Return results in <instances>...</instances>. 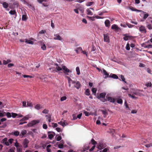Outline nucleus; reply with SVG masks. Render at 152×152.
Wrapping results in <instances>:
<instances>
[{"mask_svg":"<svg viewBox=\"0 0 152 152\" xmlns=\"http://www.w3.org/2000/svg\"><path fill=\"white\" fill-rule=\"evenodd\" d=\"M117 102L118 104H122L123 103V100L121 99H117Z\"/></svg>","mask_w":152,"mask_h":152,"instance_id":"33","label":"nucleus"},{"mask_svg":"<svg viewBox=\"0 0 152 152\" xmlns=\"http://www.w3.org/2000/svg\"><path fill=\"white\" fill-rule=\"evenodd\" d=\"M110 22L109 20H106L104 22V23L105 26L107 27H109L110 26Z\"/></svg>","mask_w":152,"mask_h":152,"instance_id":"12","label":"nucleus"},{"mask_svg":"<svg viewBox=\"0 0 152 152\" xmlns=\"http://www.w3.org/2000/svg\"><path fill=\"white\" fill-rule=\"evenodd\" d=\"M4 115H6V116L8 118H10L11 117V114L9 112L6 113L5 112H4Z\"/></svg>","mask_w":152,"mask_h":152,"instance_id":"23","label":"nucleus"},{"mask_svg":"<svg viewBox=\"0 0 152 152\" xmlns=\"http://www.w3.org/2000/svg\"><path fill=\"white\" fill-rule=\"evenodd\" d=\"M14 140L12 138H11L8 140V142L9 143L11 144H12L13 141Z\"/></svg>","mask_w":152,"mask_h":152,"instance_id":"63","label":"nucleus"},{"mask_svg":"<svg viewBox=\"0 0 152 152\" xmlns=\"http://www.w3.org/2000/svg\"><path fill=\"white\" fill-rule=\"evenodd\" d=\"M23 76L24 78L29 77L30 78H32V77H33L32 76H30V75H23Z\"/></svg>","mask_w":152,"mask_h":152,"instance_id":"46","label":"nucleus"},{"mask_svg":"<svg viewBox=\"0 0 152 152\" xmlns=\"http://www.w3.org/2000/svg\"><path fill=\"white\" fill-rule=\"evenodd\" d=\"M54 36L56 37L55 38H61L59 34H54Z\"/></svg>","mask_w":152,"mask_h":152,"instance_id":"51","label":"nucleus"},{"mask_svg":"<svg viewBox=\"0 0 152 152\" xmlns=\"http://www.w3.org/2000/svg\"><path fill=\"white\" fill-rule=\"evenodd\" d=\"M43 128L45 129H47L48 128L47 125L46 124H43Z\"/></svg>","mask_w":152,"mask_h":152,"instance_id":"60","label":"nucleus"},{"mask_svg":"<svg viewBox=\"0 0 152 152\" xmlns=\"http://www.w3.org/2000/svg\"><path fill=\"white\" fill-rule=\"evenodd\" d=\"M51 132H48V137L51 140L52 139L54 135L52 134H50V133H51Z\"/></svg>","mask_w":152,"mask_h":152,"instance_id":"19","label":"nucleus"},{"mask_svg":"<svg viewBox=\"0 0 152 152\" xmlns=\"http://www.w3.org/2000/svg\"><path fill=\"white\" fill-rule=\"evenodd\" d=\"M73 117V120H75L77 118V116H76V115L75 114H73L72 115Z\"/></svg>","mask_w":152,"mask_h":152,"instance_id":"58","label":"nucleus"},{"mask_svg":"<svg viewBox=\"0 0 152 152\" xmlns=\"http://www.w3.org/2000/svg\"><path fill=\"white\" fill-rule=\"evenodd\" d=\"M46 33V31L45 30H42L39 32V34H42Z\"/></svg>","mask_w":152,"mask_h":152,"instance_id":"45","label":"nucleus"},{"mask_svg":"<svg viewBox=\"0 0 152 152\" xmlns=\"http://www.w3.org/2000/svg\"><path fill=\"white\" fill-rule=\"evenodd\" d=\"M49 112V110L46 109H45L42 111V113L44 114H48Z\"/></svg>","mask_w":152,"mask_h":152,"instance_id":"28","label":"nucleus"},{"mask_svg":"<svg viewBox=\"0 0 152 152\" xmlns=\"http://www.w3.org/2000/svg\"><path fill=\"white\" fill-rule=\"evenodd\" d=\"M22 20L23 21H25L27 19V17L26 15H23L22 18Z\"/></svg>","mask_w":152,"mask_h":152,"instance_id":"37","label":"nucleus"},{"mask_svg":"<svg viewBox=\"0 0 152 152\" xmlns=\"http://www.w3.org/2000/svg\"><path fill=\"white\" fill-rule=\"evenodd\" d=\"M107 11H103L102 12H99V15L102 16L103 15L104 13L107 12Z\"/></svg>","mask_w":152,"mask_h":152,"instance_id":"31","label":"nucleus"},{"mask_svg":"<svg viewBox=\"0 0 152 152\" xmlns=\"http://www.w3.org/2000/svg\"><path fill=\"white\" fill-rule=\"evenodd\" d=\"M152 85V84L151 82L148 83L146 84V86L147 87H151Z\"/></svg>","mask_w":152,"mask_h":152,"instance_id":"55","label":"nucleus"},{"mask_svg":"<svg viewBox=\"0 0 152 152\" xmlns=\"http://www.w3.org/2000/svg\"><path fill=\"white\" fill-rule=\"evenodd\" d=\"M52 124L53 125L52 126L53 128H55L58 126V124L57 123H52Z\"/></svg>","mask_w":152,"mask_h":152,"instance_id":"48","label":"nucleus"},{"mask_svg":"<svg viewBox=\"0 0 152 152\" xmlns=\"http://www.w3.org/2000/svg\"><path fill=\"white\" fill-rule=\"evenodd\" d=\"M29 142L27 139H26L24 140L23 142V145L24 148L27 147L29 143Z\"/></svg>","mask_w":152,"mask_h":152,"instance_id":"8","label":"nucleus"},{"mask_svg":"<svg viewBox=\"0 0 152 152\" xmlns=\"http://www.w3.org/2000/svg\"><path fill=\"white\" fill-rule=\"evenodd\" d=\"M147 27L149 30L152 29V25L151 24H148L147 26Z\"/></svg>","mask_w":152,"mask_h":152,"instance_id":"40","label":"nucleus"},{"mask_svg":"<svg viewBox=\"0 0 152 152\" xmlns=\"http://www.w3.org/2000/svg\"><path fill=\"white\" fill-rule=\"evenodd\" d=\"M139 30L141 32H143L145 33L146 32L145 27L143 26H141L140 27Z\"/></svg>","mask_w":152,"mask_h":152,"instance_id":"10","label":"nucleus"},{"mask_svg":"<svg viewBox=\"0 0 152 152\" xmlns=\"http://www.w3.org/2000/svg\"><path fill=\"white\" fill-rule=\"evenodd\" d=\"M126 49L127 50H129L130 49L129 44L128 43L126 45Z\"/></svg>","mask_w":152,"mask_h":152,"instance_id":"50","label":"nucleus"},{"mask_svg":"<svg viewBox=\"0 0 152 152\" xmlns=\"http://www.w3.org/2000/svg\"><path fill=\"white\" fill-rule=\"evenodd\" d=\"M106 94L105 93H101L99 94V97H98V99H100V98L105 97Z\"/></svg>","mask_w":152,"mask_h":152,"instance_id":"13","label":"nucleus"},{"mask_svg":"<svg viewBox=\"0 0 152 152\" xmlns=\"http://www.w3.org/2000/svg\"><path fill=\"white\" fill-rule=\"evenodd\" d=\"M62 69L64 71V73L66 75H69L68 73L72 72L65 66H62Z\"/></svg>","mask_w":152,"mask_h":152,"instance_id":"4","label":"nucleus"},{"mask_svg":"<svg viewBox=\"0 0 152 152\" xmlns=\"http://www.w3.org/2000/svg\"><path fill=\"white\" fill-rule=\"evenodd\" d=\"M91 142L92 144L94 145H96L97 143L96 142L94 139H92L91 140Z\"/></svg>","mask_w":152,"mask_h":152,"instance_id":"35","label":"nucleus"},{"mask_svg":"<svg viewBox=\"0 0 152 152\" xmlns=\"http://www.w3.org/2000/svg\"><path fill=\"white\" fill-rule=\"evenodd\" d=\"M63 145L62 144L60 143L58 145V147L59 148H63Z\"/></svg>","mask_w":152,"mask_h":152,"instance_id":"54","label":"nucleus"},{"mask_svg":"<svg viewBox=\"0 0 152 152\" xmlns=\"http://www.w3.org/2000/svg\"><path fill=\"white\" fill-rule=\"evenodd\" d=\"M55 65L56 66V69L57 70H56L55 69V68L53 67L49 68V69H50V70H51V69H52V72H57L58 71H61L62 70V67L61 68V67L59 66L57 64H55Z\"/></svg>","mask_w":152,"mask_h":152,"instance_id":"1","label":"nucleus"},{"mask_svg":"<svg viewBox=\"0 0 152 152\" xmlns=\"http://www.w3.org/2000/svg\"><path fill=\"white\" fill-rule=\"evenodd\" d=\"M18 115V114L17 113H12V116L13 118H15Z\"/></svg>","mask_w":152,"mask_h":152,"instance_id":"43","label":"nucleus"},{"mask_svg":"<svg viewBox=\"0 0 152 152\" xmlns=\"http://www.w3.org/2000/svg\"><path fill=\"white\" fill-rule=\"evenodd\" d=\"M124 37L123 38H131L130 36L126 34H124Z\"/></svg>","mask_w":152,"mask_h":152,"instance_id":"47","label":"nucleus"},{"mask_svg":"<svg viewBox=\"0 0 152 152\" xmlns=\"http://www.w3.org/2000/svg\"><path fill=\"white\" fill-rule=\"evenodd\" d=\"M67 99V97L66 96H62L61 97L60 100L61 101H63L66 100Z\"/></svg>","mask_w":152,"mask_h":152,"instance_id":"38","label":"nucleus"},{"mask_svg":"<svg viewBox=\"0 0 152 152\" xmlns=\"http://www.w3.org/2000/svg\"><path fill=\"white\" fill-rule=\"evenodd\" d=\"M82 48L81 47H79L77 48L75 50L76 52L77 53H79L80 52H82Z\"/></svg>","mask_w":152,"mask_h":152,"instance_id":"17","label":"nucleus"},{"mask_svg":"<svg viewBox=\"0 0 152 152\" xmlns=\"http://www.w3.org/2000/svg\"><path fill=\"white\" fill-rule=\"evenodd\" d=\"M46 2V0H39V3L42 4V6L44 7L48 6Z\"/></svg>","mask_w":152,"mask_h":152,"instance_id":"6","label":"nucleus"},{"mask_svg":"<svg viewBox=\"0 0 152 152\" xmlns=\"http://www.w3.org/2000/svg\"><path fill=\"white\" fill-rule=\"evenodd\" d=\"M106 98L107 99V100L110 102L114 103L115 101V99L111 97H107V96Z\"/></svg>","mask_w":152,"mask_h":152,"instance_id":"9","label":"nucleus"},{"mask_svg":"<svg viewBox=\"0 0 152 152\" xmlns=\"http://www.w3.org/2000/svg\"><path fill=\"white\" fill-rule=\"evenodd\" d=\"M111 28L112 29H114L116 31L118 30L119 29L118 26L116 24H113L111 27Z\"/></svg>","mask_w":152,"mask_h":152,"instance_id":"11","label":"nucleus"},{"mask_svg":"<svg viewBox=\"0 0 152 152\" xmlns=\"http://www.w3.org/2000/svg\"><path fill=\"white\" fill-rule=\"evenodd\" d=\"M91 91L94 94H96L97 91V89L96 88H92Z\"/></svg>","mask_w":152,"mask_h":152,"instance_id":"36","label":"nucleus"},{"mask_svg":"<svg viewBox=\"0 0 152 152\" xmlns=\"http://www.w3.org/2000/svg\"><path fill=\"white\" fill-rule=\"evenodd\" d=\"M127 25L129 28H132L133 26V25L128 23H127Z\"/></svg>","mask_w":152,"mask_h":152,"instance_id":"52","label":"nucleus"},{"mask_svg":"<svg viewBox=\"0 0 152 152\" xmlns=\"http://www.w3.org/2000/svg\"><path fill=\"white\" fill-rule=\"evenodd\" d=\"M85 94L87 96H89L90 94V91L89 89H87L86 90Z\"/></svg>","mask_w":152,"mask_h":152,"instance_id":"22","label":"nucleus"},{"mask_svg":"<svg viewBox=\"0 0 152 152\" xmlns=\"http://www.w3.org/2000/svg\"><path fill=\"white\" fill-rule=\"evenodd\" d=\"M76 70L77 72V75H79L80 74V69L79 67H77L76 69Z\"/></svg>","mask_w":152,"mask_h":152,"instance_id":"32","label":"nucleus"},{"mask_svg":"<svg viewBox=\"0 0 152 152\" xmlns=\"http://www.w3.org/2000/svg\"><path fill=\"white\" fill-rule=\"evenodd\" d=\"M12 133L15 136H18L20 134V132L18 131H16L14 132H12Z\"/></svg>","mask_w":152,"mask_h":152,"instance_id":"18","label":"nucleus"},{"mask_svg":"<svg viewBox=\"0 0 152 152\" xmlns=\"http://www.w3.org/2000/svg\"><path fill=\"white\" fill-rule=\"evenodd\" d=\"M103 73L107 77L109 76V74L107 73V71L104 69H103Z\"/></svg>","mask_w":152,"mask_h":152,"instance_id":"34","label":"nucleus"},{"mask_svg":"<svg viewBox=\"0 0 152 152\" xmlns=\"http://www.w3.org/2000/svg\"><path fill=\"white\" fill-rule=\"evenodd\" d=\"M144 14V16L143 17V19L145 20L149 16V14L148 13H146V12L144 14Z\"/></svg>","mask_w":152,"mask_h":152,"instance_id":"26","label":"nucleus"},{"mask_svg":"<svg viewBox=\"0 0 152 152\" xmlns=\"http://www.w3.org/2000/svg\"><path fill=\"white\" fill-rule=\"evenodd\" d=\"M30 118L28 115H26L23 118L20 120V121H23L28 120Z\"/></svg>","mask_w":152,"mask_h":152,"instance_id":"14","label":"nucleus"},{"mask_svg":"<svg viewBox=\"0 0 152 152\" xmlns=\"http://www.w3.org/2000/svg\"><path fill=\"white\" fill-rule=\"evenodd\" d=\"M106 146L105 144L102 142H99L97 145V148L99 150H101L105 147Z\"/></svg>","mask_w":152,"mask_h":152,"instance_id":"5","label":"nucleus"},{"mask_svg":"<svg viewBox=\"0 0 152 152\" xmlns=\"http://www.w3.org/2000/svg\"><path fill=\"white\" fill-rule=\"evenodd\" d=\"M27 132L26 130H22L21 132V134L23 136Z\"/></svg>","mask_w":152,"mask_h":152,"instance_id":"41","label":"nucleus"},{"mask_svg":"<svg viewBox=\"0 0 152 152\" xmlns=\"http://www.w3.org/2000/svg\"><path fill=\"white\" fill-rule=\"evenodd\" d=\"M41 48L43 50H45L46 49V46L44 43H42L41 44Z\"/></svg>","mask_w":152,"mask_h":152,"instance_id":"15","label":"nucleus"},{"mask_svg":"<svg viewBox=\"0 0 152 152\" xmlns=\"http://www.w3.org/2000/svg\"><path fill=\"white\" fill-rule=\"evenodd\" d=\"M15 13L16 12L15 11L12 10L10 11L9 12V13L11 15H14Z\"/></svg>","mask_w":152,"mask_h":152,"instance_id":"42","label":"nucleus"},{"mask_svg":"<svg viewBox=\"0 0 152 152\" xmlns=\"http://www.w3.org/2000/svg\"><path fill=\"white\" fill-rule=\"evenodd\" d=\"M85 114V115L86 116H88L89 115H91V114L90 113H89L87 112V111H84L83 112Z\"/></svg>","mask_w":152,"mask_h":152,"instance_id":"44","label":"nucleus"},{"mask_svg":"<svg viewBox=\"0 0 152 152\" xmlns=\"http://www.w3.org/2000/svg\"><path fill=\"white\" fill-rule=\"evenodd\" d=\"M32 106V104L31 103L27 102V107H31Z\"/></svg>","mask_w":152,"mask_h":152,"instance_id":"57","label":"nucleus"},{"mask_svg":"<svg viewBox=\"0 0 152 152\" xmlns=\"http://www.w3.org/2000/svg\"><path fill=\"white\" fill-rule=\"evenodd\" d=\"M18 152H22V149L19 147L17 148Z\"/></svg>","mask_w":152,"mask_h":152,"instance_id":"64","label":"nucleus"},{"mask_svg":"<svg viewBox=\"0 0 152 152\" xmlns=\"http://www.w3.org/2000/svg\"><path fill=\"white\" fill-rule=\"evenodd\" d=\"M110 77H112L114 79H118V76L115 74L110 75Z\"/></svg>","mask_w":152,"mask_h":152,"instance_id":"27","label":"nucleus"},{"mask_svg":"<svg viewBox=\"0 0 152 152\" xmlns=\"http://www.w3.org/2000/svg\"><path fill=\"white\" fill-rule=\"evenodd\" d=\"M3 6L5 8H7L8 6V4L6 2H4L2 3Z\"/></svg>","mask_w":152,"mask_h":152,"instance_id":"20","label":"nucleus"},{"mask_svg":"<svg viewBox=\"0 0 152 152\" xmlns=\"http://www.w3.org/2000/svg\"><path fill=\"white\" fill-rule=\"evenodd\" d=\"M46 117H48L47 120L48 121V122L50 123L51 121V115H45Z\"/></svg>","mask_w":152,"mask_h":152,"instance_id":"16","label":"nucleus"},{"mask_svg":"<svg viewBox=\"0 0 152 152\" xmlns=\"http://www.w3.org/2000/svg\"><path fill=\"white\" fill-rule=\"evenodd\" d=\"M25 42L26 43L29 44H33L34 42L31 41L30 40H26V39L25 40Z\"/></svg>","mask_w":152,"mask_h":152,"instance_id":"25","label":"nucleus"},{"mask_svg":"<svg viewBox=\"0 0 152 152\" xmlns=\"http://www.w3.org/2000/svg\"><path fill=\"white\" fill-rule=\"evenodd\" d=\"M61 139V137L59 136H58L56 139V140L57 141H59Z\"/></svg>","mask_w":152,"mask_h":152,"instance_id":"62","label":"nucleus"},{"mask_svg":"<svg viewBox=\"0 0 152 152\" xmlns=\"http://www.w3.org/2000/svg\"><path fill=\"white\" fill-rule=\"evenodd\" d=\"M101 101L102 102H104L106 101V99H105V97L102 98L100 99Z\"/></svg>","mask_w":152,"mask_h":152,"instance_id":"56","label":"nucleus"},{"mask_svg":"<svg viewBox=\"0 0 152 152\" xmlns=\"http://www.w3.org/2000/svg\"><path fill=\"white\" fill-rule=\"evenodd\" d=\"M85 1V0H77L75 1V2H77L79 3H81Z\"/></svg>","mask_w":152,"mask_h":152,"instance_id":"59","label":"nucleus"},{"mask_svg":"<svg viewBox=\"0 0 152 152\" xmlns=\"http://www.w3.org/2000/svg\"><path fill=\"white\" fill-rule=\"evenodd\" d=\"M94 3V2H88L86 4V5L87 6H90L92 5Z\"/></svg>","mask_w":152,"mask_h":152,"instance_id":"30","label":"nucleus"},{"mask_svg":"<svg viewBox=\"0 0 152 152\" xmlns=\"http://www.w3.org/2000/svg\"><path fill=\"white\" fill-rule=\"evenodd\" d=\"M121 78L123 81L125 82V83L126 82V81H125V79L123 75H121Z\"/></svg>","mask_w":152,"mask_h":152,"instance_id":"49","label":"nucleus"},{"mask_svg":"<svg viewBox=\"0 0 152 152\" xmlns=\"http://www.w3.org/2000/svg\"><path fill=\"white\" fill-rule=\"evenodd\" d=\"M86 11L87 12V14L88 15H93V13L91 12L90 9H87Z\"/></svg>","mask_w":152,"mask_h":152,"instance_id":"24","label":"nucleus"},{"mask_svg":"<svg viewBox=\"0 0 152 152\" xmlns=\"http://www.w3.org/2000/svg\"><path fill=\"white\" fill-rule=\"evenodd\" d=\"M3 141L4 142V141H5L6 142H5V144L7 146H9V142H7V141L5 140V139H4L3 140Z\"/></svg>","mask_w":152,"mask_h":152,"instance_id":"53","label":"nucleus"},{"mask_svg":"<svg viewBox=\"0 0 152 152\" xmlns=\"http://www.w3.org/2000/svg\"><path fill=\"white\" fill-rule=\"evenodd\" d=\"M38 123V120H34L29 122L27 125L28 127H31L34 126Z\"/></svg>","mask_w":152,"mask_h":152,"instance_id":"2","label":"nucleus"},{"mask_svg":"<svg viewBox=\"0 0 152 152\" xmlns=\"http://www.w3.org/2000/svg\"><path fill=\"white\" fill-rule=\"evenodd\" d=\"M58 124L62 125L63 127H64L66 125V122L65 121L62 122V121H61L59 122H58Z\"/></svg>","mask_w":152,"mask_h":152,"instance_id":"21","label":"nucleus"},{"mask_svg":"<svg viewBox=\"0 0 152 152\" xmlns=\"http://www.w3.org/2000/svg\"><path fill=\"white\" fill-rule=\"evenodd\" d=\"M152 146V144L150 143L149 144H147L145 145V146L147 147L148 148Z\"/></svg>","mask_w":152,"mask_h":152,"instance_id":"61","label":"nucleus"},{"mask_svg":"<svg viewBox=\"0 0 152 152\" xmlns=\"http://www.w3.org/2000/svg\"><path fill=\"white\" fill-rule=\"evenodd\" d=\"M72 84H73L74 87L77 89H79L81 86V84L79 81H75L73 80V83L72 82Z\"/></svg>","mask_w":152,"mask_h":152,"instance_id":"3","label":"nucleus"},{"mask_svg":"<svg viewBox=\"0 0 152 152\" xmlns=\"http://www.w3.org/2000/svg\"><path fill=\"white\" fill-rule=\"evenodd\" d=\"M66 78L67 79L69 83V87L71 86V83L73 82V80H72L70 78V77L67 76H66Z\"/></svg>","mask_w":152,"mask_h":152,"instance_id":"7","label":"nucleus"},{"mask_svg":"<svg viewBox=\"0 0 152 152\" xmlns=\"http://www.w3.org/2000/svg\"><path fill=\"white\" fill-rule=\"evenodd\" d=\"M128 96L129 97L132 98L133 99H136L137 98L136 96H135L134 94H132V95H131L130 94H129Z\"/></svg>","mask_w":152,"mask_h":152,"instance_id":"29","label":"nucleus"},{"mask_svg":"<svg viewBox=\"0 0 152 152\" xmlns=\"http://www.w3.org/2000/svg\"><path fill=\"white\" fill-rule=\"evenodd\" d=\"M135 11H136L137 12H141L142 14H144L146 13V12L142 11L141 10H137V9H135Z\"/></svg>","mask_w":152,"mask_h":152,"instance_id":"39","label":"nucleus"}]
</instances>
